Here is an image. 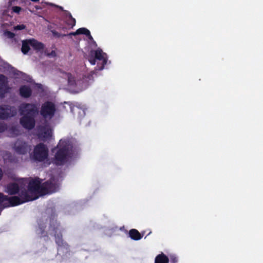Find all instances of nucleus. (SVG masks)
<instances>
[{
    "label": "nucleus",
    "instance_id": "1",
    "mask_svg": "<svg viewBox=\"0 0 263 263\" xmlns=\"http://www.w3.org/2000/svg\"><path fill=\"white\" fill-rule=\"evenodd\" d=\"M87 79L91 80V77L81 80L76 74L63 72L58 80V83L60 88L73 93H78L87 88L89 85Z\"/></svg>",
    "mask_w": 263,
    "mask_h": 263
},
{
    "label": "nucleus",
    "instance_id": "2",
    "mask_svg": "<svg viewBox=\"0 0 263 263\" xmlns=\"http://www.w3.org/2000/svg\"><path fill=\"white\" fill-rule=\"evenodd\" d=\"M76 148V141L73 138L61 139L57 147L53 148L55 153L53 162L57 165H63L68 162Z\"/></svg>",
    "mask_w": 263,
    "mask_h": 263
},
{
    "label": "nucleus",
    "instance_id": "3",
    "mask_svg": "<svg viewBox=\"0 0 263 263\" xmlns=\"http://www.w3.org/2000/svg\"><path fill=\"white\" fill-rule=\"evenodd\" d=\"M21 125L26 129H31L35 125L34 117L38 112V105L35 104L23 103L20 106Z\"/></svg>",
    "mask_w": 263,
    "mask_h": 263
},
{
    "label": "nucleus",
    "instance_id": "4",
    "mask_svg": "<svg viewBox=\"0 0 263 263\" xmlns=\"http://www.w3.org/2000/svg\"><path fill=\"white\" fill-rule=\"evenodd\" d=\"M30 159L36 162L42 163L46 167L52 162L49 156V149L47 145L39 143L34 147L33 152L30 154Z\"/></svg>",
    "mask_w": 263,
    "mask_h": 263
},
{
    "label": "nucleus",
    "instance_id": "5",
    "mask_svg": "<svg viewBox=\"0 0 263 263\" xmlns=\"http://www.w3.org/2000/svg\"><path fill=\"white\" fill-rule=\"evenodd\" d=\"M87 58L91 65H97L96 70H102L103 69L105 65L108 62V57L106 53L100 48L97 50H91Z\"/></svg>",
    "mask_w": 263,
    "mask_h": 263
},
{
    "label": "nucleus",
    "instance_id": "6",
    "mask_svg": "<svg viewBox=\"0 0 263 263\" xmlns=\"http://www.w3.org/2000/svg\"><path fill=\"white\" fill-rule=\"evenodd\" d=\"M47 233L50 235H53L55 237V242L60 247L58 249V252H60L63 249L61 245L63 244L61 238V231L59 226L56 220L52 219L50 220Z\"/></svg>",
    "mask_w": 263,
    "mask_h": 263
},
{
    "label": "nucleus",
    "instance_id": "7",
    "mask_svg": "<svg viewBox=\"0 0 263 263\" xmlns=\"http://www.w3.org/2000/svg\"><path fill=\"white\" fill-rule=\"evenodd\" d=\"M56 109L55 105L51 102H46L41 107L40 114L45 119H51L54 115Z\"/></svg>",
    "mask_w": 263,
    "mask_h": 263
},
{
    "label": "nucleus",
    "instance_id": "8",
    "mask_svg": "<svg viewBox=\"0 0 263 263\" xmlns=\"http://www.w3.org/2000/svg\"><path fill=\"white\" fill-rule=\"evenodd\" d=\"M31 48L40 50L43 48V45L42 43L34 39L27 40L23 41L22 51L24 54L27 53Z\"/></svg>",
    "mask_w": 263,
    "mask_h": 263
},
{
    "label": "nucleus",
    "instance_id": "9",
    "mask_svg": "<svg viewBox=\"0 0 263 263\" xmlns=\"http://www.w3.org/2000/svg\"><path fill=\"white\" fill-rule=\"evenodd\" d=\"M13 148L17 153L24 155L30 151L31 146L24 141L19 139L15 142Z\"/></svg>",
    "mask_w": 263,
    "mask_h": 263
},
{
    "label": "nucleus",
    "instance_id": "10",
    "mask_svg": "<svg viewBox=\"0 0 263 263\" xmlns=\"http://www.w3.org/2000/svg\"><path fill=\"white\" fill-rule=\"evenodd\" d=\"M37 135L41 140L46 141L51 138L52 136V130L48 125L40 127L38 129Z\"/></svg>",
    "mask_w": 263,
    "mask_h": 263
},
{
    "label": "nucleus",
    "instance_id": "11",
    "mask_svg": "<svg viewBox=\"0 0 263 263\" xmlns=\"http://www.w3.org/2000/svg\"><path fill=\"white\" fill-rule=\"evenodd\" d=\"M16 109L8 105L0 106V119H6L16 114Z\"/></svg>",
    "mask_w": 263,
    "mask_h": 263
},
{
    "label": "nucleus",
    "instance_id": "12",
    "mask_svg": "<svg viewBox=\"0 0 263 263\" xmlns=\"http://www.w3.org/2000/svg\"><path fill=\"white\" fill-rule=\"evenodd\" d=\"M8 89L7 78L0 74V98L3 97Z\"/></svg>",
    "mask_w": 263,
    "mask_h": 263
},
{
    "label": "nucleus",
    "instance_id": "13",
    "mask_svg": "<svg viewBox=\"0 0 263 263\" xmlns=\"http://www.w3.org/2000/svg\"><path fill=\"white\" fill-rule=\"evenodd\" d=\"M71 111L77 116L78 119L81 120L85 115V108L78 106H70Z\"/></svg>",
    "mask_w": 263,
    "mask_h": 263
},
{
    "label": "nucleus",
    "instance_id": "14",
    "mask_svg": "<svg viewBox=\"0 0 263 263\" xmlns=\"http://www.w3.org/2000/svg\"><path fill=\"white\" fill-rule=\"evenodd\" d=\"M20 92L21 96L24 98H28L31 94V89L29 86L24 85L21 87Z\"/></svg>",
    "mask_w": 263,
    "mask_h": 263
},
{
    "label": "nucleus",
    "instance_id": "15",
    "mask_svg": "<svg viewBox=\"0 0 263 263\" xmlns=\"http://www.w3.org/2000/svg\"><path fill=\"white\" fill-rule=\"evenodd\" d=\"M129 234L131 238L134 240H138L142 238L141 235L136 229H132L129 231Z\"/></svg>",
    "mask_w": 263,
    "mask_h": 263
},
{
    "label": "nucleus",
    "instance_id": "16",
    "mask_svg": "<svg viewBox=\"0 0 263 263\" xmlns=\"http://www.w3.org/2000/svg\"><path fill=\"white\" fill-rule=\"evenodd\" d=\"M155 263H168V258L164 254H161L156 256Z\"/></svg>",
    "mask_w": 263,
    "mask_h": 263
},
{
    "label": "nucleus",
    "instance_id": "17",
    "mask_svg": "<svg viewBox=\"0 0 263 263\" xmlns=\"http://www.w3.org/2000/svg\"><path fill=\"white\" fill-rule=\"evenodd\" d=\"M76 33H78V34H85L88 37L89 40H93L89 30L86 28H81L78 29L77 30Z\"/></svg>",
    "mask_w": 263,
    "mask_h": 263
},
{
    "label": "nucleus",
    "instance_id": "18",
    "mask_svg": "<svg viewBox=\"0 0 263 263\" xmlns=\"http://www.w3.org/2000/svg\"><path fill=\"white\" fill-rule=\"evenodd\" d=\"M66 24L69 26V28H73L76 25V20L72 16L66 20Z\"/></svg>",
    "mask_w": 263,
    "mask_h": 263
},
{
    "label": "nucleus",
    "instance_id": "19",
    "mask_svg": "<svg viewBox=\"0 0 263 263\" xmlns=\"http://www.w3.org/2000/svg\"><path fill=\"white\" fill-rule=\"evenodd\" d=\"M11 131V134L12 136H14L15 135H17L19 134V131L18 130L17 127H13L11 129H10Z\"/></svg>",
    "mask_w": 263,
    "mask_h": 263
},
{
    "label": "nucleus",
    "instance_id": "20",
    "mask_svg": "<svg viewBox=\"0 0 263 263\" xmlns=\"http://www.w3.org/2000/svg\"><path fill=\"white\" fill-rule=\"evenodd\" d=\"M51 32L52 33L53 36H54L56 37H60L64 36L66 35V34H61L55 30H52Z\"/></svg>",
    "mask_w": 263,
    "mask_h": 263
},
{
    "label": "nucleus",
    "instance_id": "21",
    "mask_svg": "<svg viewBox=\"0 0 263 263\" xmlns=\"http://www.w3.org/2000/svg\"><path fill=\"white\" fill-rule=\"evenodd\" d=\"M25 28V26L23 24L18 25L14 27V30H21Z\"/></svg>",
    "mask_w": 263,
    "mask_h": 263
},
{
    "label": "nucleus",
    "instance_id": "22",
    "mask_svg": "<svg viewBox=\"0 0 263 263\" xmlns=\"http://www.w3.org/2000/svg\"><path fill=\"white\" fill-rule=\"evenodd\" d=\"M12 10L16 13H19L21 10V8L18 6H14L12 7Z\"/></svg>",
    "mask_w": 263,
    "mask_h": 263
},
{
    "label": "nucleus",
    "instance_id": "23",
    "mask_svg": "<svg viewBox=\"0 0 263 263\" xmlns=\"http://www.w3.org/2000/svg\"><path fill=\"white\" fill-rule=\"evenodd\" d=\"M64 15L65 16L66 20L68 19L69 17H72V15L69 12L66 11V10H64Z\"/></svg>",
    "mask_w": 263,
    "mask_h": 263
},
{
    "label": "nucleus",
    "instance_id": "24",
    "mask_svg": "<svg viewBox=\"0 0 263 263\" xmlns=\"http://www.w3.org/2000/svg\"><path fill=\"white\" fill-rule=\"evenodd\" d=\"M5 34L9 38H13L14 36V34L10 31H7L5 32Z\"/></svg>",
    "mask_w": 263,
    "mask_h": 263
},
{
    "label": "nucleus",
    "instance_id": "25",
    "mask_svg": "<svg viewBox=\"0 0 263 263\" xmlns=\"http://www.w3.org/2000/svg\"><path fill=\"white\" fill-rule=\"evenodd\" d=\"M6 125L0 122V133L3 132L6 129Z\"/></svg>",
    "mask_w": 263,
    "mask_h": 263
},
{
    "label": "nucleus",
    "instance_id": "26",
    "mask_svg": "<svg viewBox=\"0 0 263 263\" xmlns=\"http://www.w3.org/2000/svg\"><path fill=\"white\" fill-rule=\"evenodd\" d=\"M42 229H43V227L40 226L39 229L37 230V233L39 234H41V235H42V236H45V235L44 234L43 230Z\"/></svg>",
    "mask_w": 263,
    "mask_h": 263
},
{
    "label": "nucleus",
    "instance_id": "27",
    "mask_svg": "<svg viewBox=\"0 0 263 263\" xmlns=\"http://www.w3.org/2000/svg\"><path fill=\"white\" fill-rule=\"evenodd\" d=\"M3 176V172L1 168H0V180L2 178Z\"/></svg>",
    "mask_w": 263,
    "mask_h": 263
},
{
    "label": "nucleus",
    "instance_id": "28",
    "mask_svg": "<svg viewBox=\"0 0 263 263\" xmlns=\"http://www.w3.org/2000/svg\"><path fill=\"white\" fill-rule=\"evenodd\" d=\"M69 35H78V33H76V32L70 33L69 34Z\"/></svg>",
    "mask_w": 263,
    "mask_h": 263
},
{
    "label": "nucleus",
    "instance_id": "29",
    "mask_svg": "<svg viewBox=\"0 0 263 263\" xmlns=\"http://www.w3.org/2000/svg\"><path fill=\"white\" fill-rule=\"evenodd\" d=\"M50 55L52 56V57H54L55 55V53L54 51H52L51 54H50Z\"/></svg>",
    "mask_w": 263,
    "mask_h": 263
},
{
    "label": "nucleus",
    "instance_id": "30",
    "mask_svg": "<svg viewBox=\"0 0 263 263\" xmlns=\"http://www.w3.org/2000/svg\"><path fill=\"white\" fill-rule=\"evenodd\" d=\"M35 8L36 9V10H39L41 9L40 7L37 6L35 7Z\"/></svg>",
    "mask_w": 263,
    "mask_h": 263
},
{
    "label": "nucleus",
    "instance_id": "31",
    "mask_svg": "<svg viewBox=\"0 0 263 263\" xmlns=\"http://www.w3.org/2000/svg\"><path fill=\"white\" fill-rule=\"evenodd\" d=\"M56 7L59 8L60 9L63 10V7H61V6H56Z\"/></svg>",
    "mask_w": 263,
    "mask_h": 263
},
{
    "label": "nucleus",
    "instance_id": "32",
    "mask_svg": "<svg viewBox=\"0 0 263 263\" xmlns=\"http://www.w3.org/2000/svg\"><path fill=\"white\" fill-rule=\"evenodd\" d=\"M30 10V12H35V11H34V10Z\"/></svg>",
    "mask_w": 263,
    "mask_h": 263
},
{
    "label": "nucleus",
    "instance_id": "33",
    "mask_svg": "<svg viewBox=\"0 0 263 263\" xmlns=\"http://www.w3.org/2000/svg\"><path fill=\"white\" fill-rule=\"evenodd\" d=\"M60 28H61V29H62L63 30H64L65 29V28H64V27H62H62H60Z\"/></svg>",
    "mask_w": 263,
    "mask_h": 263
},
{
    "label": "nucleus",
    "instance_id": "34",
    "mask_svg": "<svg viewBox=\"0 0 263 263\" xmlns=\"http://www.w3.org/2000/svg\"><path fill=\"white\" fill-rule=\"evenodd\" d=\"M173 261L175 262L176 260L175 259H173Z\"/></svg>",
    "mask_w": 263,
    "mask_h": 263
},
{
    "label": "nucleus",
    "instance_id": "35",
    "mask_svg": "<svg viewBox=\"0 0 263 263\" xmlns=\"http://www.w3.org/2000/svg\"><path fill=\"white\" fill-rule=\"evenodd\" d=\"M20 74H21V76H22V75H23V73H22V72H20Z\"/></svg>",
    "mask_w": 263,
    "mask_h": 263
}]
</instances>
